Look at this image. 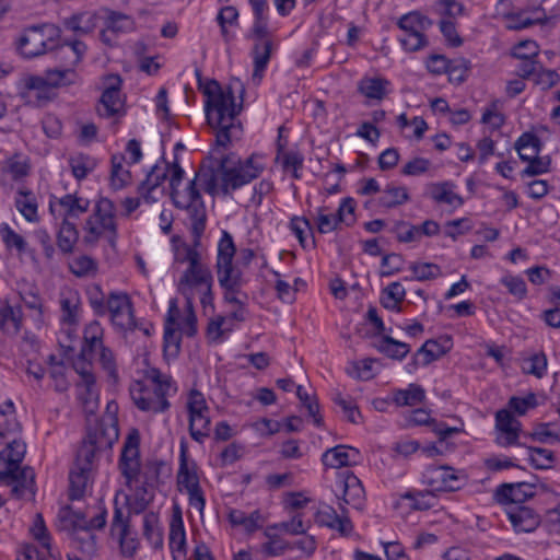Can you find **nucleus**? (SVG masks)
I'll return each mask as SVG.
<instances>
[{"label": "nucleus", "instance_id": "nucleus-1", "mask_svg": "<svg viewBox=\"0 0 560 560\" xmlns=\"http://www.w3.org/2000/svg\"><path fill=\"white\" fill-rule=\"evenodd\" d=\"M165 171L170 173L171 198L177 209L185 210L188 218H194V232L198 236L203 234L207 224V211L200 191L196 187L198 180L210 195L219 190L228 196L233 190L250 183L264 171V164L256 155L247 158L237 166L228 167L226 158H221L215 165L202 164L195 178L189 180L186 188L180 190L179 185L185 172L182 166L174 162L167 164Z\"/></svg>", "mask_w": 560, "mask_h": 560}, {"label": "nucleus", "instance_id": "nucleus-2", "mask_svg": "<svg viewBox=\"0 0 560 560\" xmlns=\"http://www.w3.org/2000/svg\"><path fill=\"white\" fill-rule=\"evenodd\" d=\"M202 92L207 97L205 103L207 121L215 130V143L226 148L233 140L242 136V124L238 115L242 103H235L234 92L231 86L223 89L218 81L209 80Z\"/></svg>", "mask_w": 560, "mask_h": 560}, {"label": "nucleus", "instance_id": "nucleus-3", "mask_svg": "<svg viewBox=\"0 0 560 560\" xmlns=\"http://www.w3.org/2000/svg\"><path fill=\"white\" fill-rule=\"evenodd\" d=\"M144 382L138 381L130 387V395L133 404L142 411L159 413L166 411L171 404L168 396L175 395L177 386L170 375L152 369Z\"/></svg>", "mask_w": 560, "mask_h": 560}, {"label": "nucleus", "instance_id": "nucleus-4", "mask_svg": "<svg viewBox=\"0 0 560 560\" xmlns=\"http://www.w3.org/2000/svg\"><path fill=\"white\" fill-rule=\"evenodd\" d=\"M84 231L86 232L84 241L88 244H94L103 237L110 247L116 246L118 237L116 206L110 199L102 197L97 200L92 214L85 222Z\"/></svg>", "mask_w": 560, "mask_h": 560}, {"label": "nucleus", "instance_id": "nucleus-5", "mask_svg": "<svg viewBox=\"0 0 560 560\" xmlns=\"http://www.w3.org/2000/svg\"><path fill=\"white\" fill-rule=\"evenodd\" d=\"M59 37L60 30L54 24L32 25L16 38L15 47L22 57L32 59L52 50Z\"/></svg>", "mask_w": 560, "mask_h": 560}, {"label": "nucleus", "instance_id": "nucleus-6", "mask_svg": "<svg viewBox=\"0 0 560 560\" xmlns=\"http://www.w3.org/2000/svg\"><path fill=\"white\" fill-rule=\"evenodd\" d=\"M105 314H108L109 322L118 332L127 334L139 329L149 335L148 328L139 325L135 316V308L131 298L127 292L110 291L106 296Z\"/></svg>", "mask_w": 560, "mask_h": 560}, {"label": "nucleus", "instance_id": "nucleus-7", "mask_svg": "<svg viewBox=\"0 0 560 560\" xmlns=\"http://www.w3.org/2000/svg\"><path fill=\"white\" fill-rule=\"evenodd\" d=\"M117 439L118 430L114 423H110L108 428H105L103 422L97 424L94 429L89 430L86 439L78 450L73 465L93 471L96 452L110 448Z\"/></svg>", "mask_w": 560, "mask_h": 560}, {"label": "nucleus", "instance_id": "nucleus-8", "mask_svg": "<svg viewBox=\"0 0 560 560\" xmlns=\"http://www.w3.org/2000/svg\"><path fill=\"white\" fill-rule=\"evenodd\" d=\"M186 408L189 416V434L194 441L201 444L210 435V408L205 396L197 389L189 392Z\"/></svg>", "mask_w": 560, "mask_h": 560}, {"label": "nucleus", "instance_id": "nucleus-9", "mask_svg": "<svg viewBox=\"0 0 560 560\" xmlns=\"http://www.w3.org/2000/svg\"><path fill=\"white\" fill-rule=\"evenodd\" d=\"M515 149L520 159L528 162V165L521 172L522 177L537 176L549 172L550 159L538 156L540 152V140L537 136L526 132L515 142Z\"/></svg>", "mask_w": 560, "mask_h": 560}, {"label": "nucleus", "instance_id": "nucleus-10", "mask_svg": "<svg viewBox=\"0 0 560 560\" xmlns=\"http://www.w3.org/2000/svg\"><path fill=\"white\" fill-rule=\"evenodd\" d=\"M140 434L133 429L129 432L119 459V469L126 478V485L129 487L132 481H139L143 472L140 471Z\"/></svg>", "mask_w": 560, "mask_h": 560}, {"label": "nucleus", "instance_id": "nucleus-11", "mask_svg": "<svg viewBox=\"0 0 560 560\" xmlns=\"http://www.w3.org/2000/svg\"><path fill=\"white\" fill-rule=\"evenodd\" d=\"M106 86L102 93L98 105L96 106L97 114L101 117H121L125 114V101L121 95V79L117 74H110L106 78Z\"/></svg>", "mask_w": 560, "mask_h": 560}, {"label": "nucleus", "instance_id": "nucleus-12", "mask_svg": "<svg viewBox=\"0 0 560 560\" xmlns=\"http://www.w3.org/2000/svg\"><path fill=\"white\" fill-rule=\"evenodd\" d=\"M425 480L436 491H456L465 483V476L448 466H432L425 471Z\"/></svg>", "mask_w": 560, "mask_h": 560}, {"label": "nucleus", "instance_id": "nucleus-13", "mask_svg": "<svg viewBox=\"0 0 560 560\" xmlns=\"http://www.w3.org/2000/svg\"><path fill=\"white\" fill-rule=\"evenodd\" d=\"M315 521L319 526L334 529L345 537L350 536L353 532V524L348 516V511L343 508H341V513L338 514L332 506L324 505L317 511Z\"/></svg>", "mask_w": 560, "mask_h": 560}, {"label": "nucleus", "instance_id": "nucleus-14", "mask_svg": "<svg viewBox=\"0 0 560 560\" xmlns=\"http://www.w3.org/2000/svg\"><path fill=\"white\" fill-rule=\"evenodd\" d=\"M495 428L500 431L497 443L508 447L518 445L521 422L516 420L509 409H500L495 413Z\"/></svg>", "mask_w": 560, "mask_h": 560}, {"label": "nucleus", "instance_id": "nucleus-15", "mask_svg": "<svg viewBox=\"0 0 560 560\" xmlns=\"http://www.w3.org/2000/svg\"><path fill=\"white\" fill-rule=\"evenodd\" d=\"M451 349V340L448 338L440 342L434 339L427 340L415 353L412 360L407 364L409 372H413L419 365H428L440 359Z\"/></svg>", "mask_w": 560, "mask_h": 560}, {"label": "nucleus", "instance_id": "nucleus-16", "mask_svg": "<svg viewBox=\"0 0 560 560\" xmlns=\"http://www.w3.org/2000/svg\"><path fill=\"white\" fill-rule=\"evenodd\" d=\"M75 370L81 376V382L77 385L78 398L88 413H94L98 407V390L95 385V376L86 366L81 369L75 366Z\"/></svg>", "mask_w": 560, "mask_h": 560}, {"label": "nucleus", "instance_id": "nucleus-17", "mask_svg": "<svg viewBox=\"0 0 560 560\" xmlns=\"http://www.w3.org/2000/svg\"><path fill=\"white\" fill-rule=\"evenodd\" d=\"M57 206L59 207V214L62 217V220L70 221L85 213L90 208V201L83 197H79L77 194H66L55 201H50L49 210L52 214Z\"/></svg>", "mask_w": 560, "mask_h": 560}, {"label": "nucleus", "instance_id": "nucleus-18", "mask_svg": "<svg viewBox=\"0 0 560 560\" xmlns=\"http://www.w3.org/2000/svg\"><path fill=\"white\" fill-rule=\"evenodd\" d=\"M506 514L515 532L530 533L540 523L539 515L533 509L523 504H510Z\"/></svg>", "mask_w": 560, "mask_h": 560}, {"label": "nucleus", "instance_id": "nucleus-19", "mask_svg": "<svg viewBox=\"0 0 560 560\" xmlns=\"http://www.w3.org/2000/svg\"><path fill=\"white\" fill-rule=\"evenodd\" d=\"M359 462V451L354 447L342 444L328 448L322 455V463L327 468L354 466Z\"/></svg>", "mask_w": 560, "mask_h": 560}, {"label": "nucleus", "instance_id": "nucleus-20", "mask_svg": "<svg viewBox=\"0 0 560 560\" xmlns=\"http://www.w3.org/2000/svg\"><path fill=\"white\" fill-rule=\"evenodd\" d=\"M104 328L96 319L90 322L83 329V343L80 357L84 361H93L96 358L97 349L104 347Z\"/></svg>", "mask_w": 560, "mask_h": 560}, {"label": "nucleus", "instance_id": "nucleus-21", "mask_svg": "<svg viewBox=\"0 0 560 560\" xmlns=\"http://www.w3.org/2000/svg\"><path fill=\"white\" fill-rule=\"evenodd\" d=\"M51 51L60 67L74 69L81 62L86 51V45L81 40L59 44V39H56V47Z\"/></svg>", "mask_w": 560, "mask_h": 560}, {"label": "nucleus", "instance_id": "nucleus-22", "mask_svg": "<svg viewBox=\"0 0 560 560\" xmlns=\"http://www.w3.org/2000/svg\"><path fill=\"white\" fill-rule=\"evenodd\" d=\"M59 302L62 325L78 326L82 313V300L80 293L73 289L62 290Z\"/></svg>", "mask_w": 560, "mask_h": 560}, {"label": "nucleus", "instance_id": "nucleus-23", "mask_svg": "<svg viewBox=\"0 0 560 560\" xmlns=\"http://www.w3.org/2000/svg\"><path fill=\"white\" fill-rule=\"evenodd\" d=\"M158 477V470L151 472L144 471L142 475V485L136 487L131 497H127V504L130 513L140 514L153 500V493L148 490V486H152L153 479Z\"/></svg>", "mask_w": 560, "mask_h": 560}, {"label": "nucleus", "instance_id": "nucleus-24", "mask_svg": "<svg viewBox=\"0 0 560 560\" xmlns=\"http://www.w3.org/2000/svg\"><path fill=\"white\" fill-rule=\"evenodd\" d=\"M209 282H213V277L208 266L185 269L179 278L177 289L185 298H188L192 296L195 289Z\"/></svg>", "mask_w": 560, "mask_h": 560}, {"label": "nucleus", "instance_id": "nucleus-25", "mask_svg": "<svg viewBox=\"0 0 560 560\" xmlns=\"http://www.w3.org/2000/svg\"><path fill=\"white\" fill-rule=\"evenodd\" d=\"M49 84L47 73L44 77L32 75L24 81V91L22 97L27 104L42 106L48 101Z\"/></svg>", "mask_w": 560, "mask_h": 560}, {"label": "nucleus", "instance_id": "nucleus-26", "mask_svg": "<svg viewBox=\"0 0 560 560\" xmlns=\"http://www.w3.org/2000/svg\"><path fill=\"white\" fill-rule=\"evenodd\" d=\"M452 182L432 183L428 185L429 197L439 205H447L453 208H459L464 205L462 196L454 191Z\"/></svg>", "mask_w": 560, "mask_h": 560}, {"label": "nucleus", "instance_id": "nucleus-27", "mask_svg": "<svg viewBox=\"0 0 560 560\" xmlns=\"http://www.w3.org/2000/svg\"><path fill=\"white\" fill-rule=\"evenodd\" d=\"M497 497L500 502L510 504H522L526 499L534 497V487L526 482L503 483L497 489Z\"/></svg>", "mask_w": 560, "mask_h": 560}, {"label": "nucleus", "instance_id": "nucleus-28", "mask_svg": "<svg viewBox=\"0 0 560 560\" xmlns=\"http://www.w3.org/2000/svg\"><path fill=\"white\" fill-rule=\"evenodd\" d=\"M340 489L342 490L343 503L358 510L362 509L364 503V489L357 476L347 472L345 478L340 481Z\"/></svg>", "mask_w": 560, "mask_h": 560}, {"label": "nucleus", "instance_id": "nucleus-29", "mask_svg": "<svg viewBox=\"0 0 560 560\" xmlns=\"http://www.w3.org/2000/svg\"><path fill=\"white\" fill-rule=\"evenodd\" d=\"M92 475L93 471L73 465L69 472V499L71 501L80 500L85 495L92 483Z\"/></svg>", "mask_w": 560, "mask_h": 560}, {"label": "nucleus", "instance_id": "nucleus-30", "mask_svg": "<svg viewBox=\"0 0 560 560\" xmlns=\"http://www.w3.org/2000/svg\"><path fill=\"white\" fill-rule=\"evenodd\" d=\"M22 326L21 307L12 306L0 300V330L8 335H18Z\"/></svg>", "mask_w": 560, "mask_h": 560}, {"label": "nucleus", "instance_id": "nucleus-31", "mask_svg": "<svg viewBox=\"0 0 560 560\" xmlns=\"http://www.w3.org/2000/svg\"><path fill=\"white\" fill-rule=\"evenodd\" d=\"M215 268L218 282L223 290L233 291L245 284L243 272L233 262L215 264Z\"/></svg>", "mask_w": 560, "mask_h": 560}, {"label": "nucleus", "instance_id": "nucleus-32", "mask_svg": "<svg viewBox=\"0 0 560 560\" xmlns=\"http://www.w3.org/2000/svg\"><path fill=\"white\" fill-rule=\"evenodd\" d=\"M15 207L26 221L37 222L39 220L37 198L31 189L23 187L18 190Z\"/></svg>", "mask_w": 560, "mask_h": 560}, {"label": "nucleus", "instance_id": "nucleus-33", "mask_svg": "<svg viewBox=\"0 0 560 560\" xmlns=\"http://www.w3.org/2000/svg\"><path fill=\"white\" fill-rule=\"evenodd\" d=\"M389 81L381 77H364L358 83V91L366 98L382 101L388 93Z\"/></svg>", "mask_w": 560, "mask_h": 560}, {"label": "nucleus", "instance_id": "nucleus-34", "mask_svg": "<svg viewBox=\"0 0 560 560\" xmlns=\"http://www.w3.org/2000/svg\"><path fill=\"white\" fill-rule=\"evenodd\" d=\"M96 24L97 15L93 12L77 13L63 20L65 27L79 35L92 33L95 30Z\"/></svg>", "mask_w": 560, "mask_h": 560}, {"label": "nucleus", "instance_id": "nucleus-35", "mask_svg": "<svg viewBox=\"0 0 560 560\" xmlns=\"http://www.w3.org/2000/svg\"><path fill=\"white\" fill-rule=\"evenodd\" d=\"M106 28L115 34H125L136 28L132 16L110 9H103Z\"/></svg>", "mask_w": 560, "mask_h": 560}, {"label": "nucleus", "instance_id": "nucleus-36", "mask_svg": "<svg viewBox=\"0 0 560 560\" xmlns=\"http://www.w3.org/2000/svg\"><path fill=\"white\" fill-rule=\"evenodd\" d=\"M178 486L186 491L199 488V480L194 468H189L187 462V446L184 441L180 443L179 469L177 475Z\"/></svg>", "mask_w": 560, "mask_h": 560}, {"label": "nucleus", "instance_id": "nucleus-37", "mask_svg": "<svg viewBox=\"0 0 560 560\" xmlns=\"http://www.w3.org/2000/svg\"><path fill=\"white\" fill-rule=\"evenodd\" d=\"M69 536L73 547L81 553L88 558H92L96 555V535L90 530L89 526L81 527Z\"/></svg>", "mask_w": 560, "mask_h": 560}, {"label": "nucleus", "instance_id": "nucleus-38", "mask_svg": "<svg viewBox=\"0 0 560 560\" xmlns=\"http://www.w3.org/2000/svg\"><path fill=\"white\" fill-rule=\"evenodd\" d=\"M410 199L405 186H397L393 183L387 184L378 197V206L383 208H395L406 203Z\"/></svg>", "mask_w": 560, "mask_h": 560}, {"label": "nucleus", "instance_id": "nucleus-39", "mask_svg": "<svg viewBox=\"0 0 560 560\" xmlns=\"http://www.w3.org/2000/svg\"><path fill=\"white\" fill-rule=\"evenodd\" d=\"M167 177V171L154 165L145 179L141 182L138 187V191L147 202L155 201V198L151 195L154 189L160 187Z\"/></svg>", "mask_w": 560, "mask_h": 560}, {"label": "nucleus", "instance_id": "nucleus-40", "mask_svg": "<svg viewBox=\"0 0 560 560\" xmlns=\"http://www.w3.org/2000/svg\"><path fill=\"white\" fill-rule=\"evenodd\" d=\"M432 21L428 16L417 11L402 15L397 23L399 28L404 31L405 34L424 33L432 26Z\"/></svg>", "mask_w": 560, "mask_h": 560}, {"label": "nucleus", "instance_id": "nucleus-41", "mask_svg": "<svg viewBox=\"0 0 560 560\" xmlns=\"http://www.w3.org/2000/svg\"><path fill=\"white\" fill-rule=\"evenodd\" d=\"M273 44L270 39H266L264 42H257L253 48V58H254V73L253 80H257L258 82L262 78V73L270 60L271 50Z\"/></svg>", "mask_w": 560, "mask_h": 560}, {"label": "nucleus", "instance_id": "nucleus-42", "mask_svg": "<svg viewBox=\"0 0 560 560\" xmlns=\"http://www.w3.org/2000/svg\"><path fill=\"white\" fill-rule=\"evenodd\" d=\"M49 88L59 89L77 84L80 77L75 69L57 66L46 70Z\"/></svg>", "mask_w": 560, "mask_h": 560}, {"label": "nucleus", "instance_id": "nucleus-43", "mask_svg": "<svg viewBox=\"0 0 560 560\" xmlns=\"http://www.w3.org/2000/svg\"><path fill=\"white\" fill-rule=\"evenodd\" d=\"M282 127L279 128V137H278V154L277 160L282 159V165L284 170H292L293 177L300 178L299 170L303 167L304 158L300 152L290 151L284 152L285 143H282Z\"/></svg>", "mask_w": 560, "mask_h": 560}, {"label": "nucleus", "instance_id": "nucleus-44", "mask_svg": "<svg viewBox=\"0 0 560 560\" xmlns=\"http://www.w3.org/2000/svg\"><path fill=\"white\" fill-rule=\"evenodd\" d=\"M377 350L390 359L402 360L410 352V346L389 336H383L376 346Z\"/></svg>", "mask_w": 560, "mask_h": 560}, {"label": "nucleus", "instance_id": "nucleus-45", "mask_svg": "<svg viewBox=\"0 0 560 560\" xmlns=\"http://www.w3.org/2000/svg\"><path fill=\"white\" fill-rule=\"evenodd\" d=\"M79 237L75 224L69 220H62L60 229L57 234V244L59 249L69 254L72 253L73 246Z\"/></svg>", "mask_w": 560, "mask_h": 560}, {"label": "nucleus", "instance_id": "nucleus-46", "mask_svg": "<svg viewBox=\"0 0 560 560\" xmlns=\"http://www.w3.org/2000/svg\"><path fill=\"white\" fill-rule=\"evenodd\" d=\"M69 165L73 176L78 180H82L95 170L97 162L94 158L88 154L79 153L70 156Z\"/></svg>", "mask_w": 560, "mask_h": 560}, {"label": "nucleus", "instance_id": "nucleus-47", "mask_svg": "<svg viewBox=\"0 0 560 560\" xmlns=\"http://www.w3.org/2000/svg\"><path fill=\"white\" fill-rule=\"evenodd\" d=\"M424 397V389L421 386L410 384L408 388L395 392L394 401L397 406H415L422 402Z\"/></svg>", "mask_w": 560, "mask_h": 560}, {"label": "nucleus", "instance_id": "nucleus-48", "mask_svg": "<svg viewBox=\"0 0 560 560\" xmlns=\"http://www.w3.org/2000/svg\"><path fill=\"white\" fill-rule=\"evenodd\" d=\"M143 535L154 548L162 547L163 535L159 526V517L153 512L147 513L143 517Z\"/></svg>", "mask_w": 560, "mask_h": 560}, {"label": "nucleus", "instance_id": "nucleus-49", "mask_svg": "<svg viewBox=\"0 0 560 560\" xmlns=\"http://www.w3.org/2000/svg\"><path fill=\"white\" fill-rule=\"evenodd\" d=\"M185 299V315L176 327L187 337H194L197 334V316L194 310V298L188 296Z\"/></svg>", "mask_w": 560, "mask_h": 560}, {"label": "nucleus", "instance_id": "nucleus-50", "mask_svg": "<svg viewBox=\"0 0 560 560\" xmlns=\"http://www.w3.org/2000/svg\"><path fill=\"white\" fill-rule=\"evenodd\" d=\"M229 520L233 525L243 526L249 533L260 527V513L258 511H254L247 515L241 510H232L229 514Z\"/></svg>", "mask_w": 560, "mask_h": 560}, {"label": "nucleus", "instance_id": "nucleus-51", "mask_svg": "<svg viewBox=\"0 0 560 560\" xmlns=\"http://www.w3.org/2000/svg\"><path fill=\"white\" fill-rule=\"evenodd\" d=\"M35 474L33 468L23 467L18 468V471L10 477L8 483H14L13 491L16 493H23L25 490L33 491Z\"/></svg>", "mask_w": 560, "mask_h": 560}, {"label": "nucleus", "instance_id": "nucleus-52", "mask_svg": "<svg viewBox=\"0 0 560 560\" xmlns=\"http://www.w3.org/2000/svg\"><path fill=\"white\" fill-rule=\"evenodd\" d=\"M272 528H268L265 532L266 537L268 538V541L264 542L261 545V552L266 555L267 557H277L282 553H284L285 550L291 549L292 546L281 537L271 534L270 530Z\"/></svg>", "mask_w": 560, "mask_h": 560}, {"label": "nucleus", "instance_id": "nucleus-53", "mask_svg": "<svg viewBox=\"0 0 560 560\" xmlns=\"http://www.w3.org/2000/svg\"><path fill=\"white\" fill-rule=\"evenodd\" d=\"M401 499L409 500L410 508L416 511H427L435 505V495L431 491H407Z\"/></svg>", "mask_w": 560, "mask_h": 560}, {"label": "nucleus", "instance_id": "nucleus-54", "mask_svg": "<svg viewBox=\"0 0 560 560\" xmlns=\"http://www.w3.org/2000/svg\"><path fill=\"white\" fill-rule=\"evenodd\" d=\"M124 156L112 158V172H110V185L114 189H121L130 180V172L122 167Z\"/></svg>", "mask_w": 560, "mask_h": 560}, {"label": "nucleus", "instance_id": "nucleus-55", "mask_svg": "<svg viewBox=\"0 0 560 560\" xmlns=\"http://www.w3.org/2000/svg\"><path fill=\"white\" fill-rule=\"evenodd\" d=\"M527 451L530 464L537 469L550 468L556 460L555 454L550 450L529 446Z\"/></svg>", "mask_w": 560, "mask_h": 560}, {"label": "nucleus", "instance_id": "nucleus-56", "mask_svg": "<svg viewBox=\"0 0 560 560\" xmlns=\"http://www.w3.org/2000/svg\"><path fill=\"white\" fill-rule=\"evenodd\" d=\"M0 235L2 237L3 243L9 249H15L20 254L26 252L27 243L24 240V237L18 234L8 224H2L0 226Z\"/></svg>", "mask_w": 560, "mask_h": 560}, {"label": "nucleus", "instance_id": "nucleus-57", "mask_svg": "<svg viewBox=\"0 0 560 560\" xmlns=\"http://www.w3.org/2000/svg\"><path fill=\"white\" fill-rule=\"evenodd\" d=\"M235 253L236 247L232 235L228 231H223L218 243L217 264L233 262Z\"/></svg>", "mask_w": 560, "mask_h": 560}, {"label": "nucleus", "instance_id": "nucleus-58", "mask_svg": "<svg viewBox=\"0 0 560 560\" xmlns=\"http://www.w3.org/2000/svg\"><path fill=\"white\" fill-rule=\"evenodd\" d=\"M536 407L537 397L534 393H528L525 397L512 396L508 401V409L517 416H524Z\"/></svg>", "mask_w": 560, "mask_h": 560}, {"label": "nucleus", "instance_id": "nucleus-59", "mask_svg": "<svg viewBox=\"0 0 560 560\" xmlns=\"http://www.w3.org/2000/svg\"><path fill=\"white\" fill-rule=\"evenodd\" d=\"M190 221V231L194 237L192 244H182L176 247L175 249V261L179 264H186L189 259V257H192V255L198 252V247L200 246V238L202 234L196 235L194 232V218H188Z\"/></svg>", "mask_w": 560, "mask_h": 560}, {"label": "nucleus", "instance_id": "nucleus-60", "mask_svg": "<svg viewBox=\"0 0 560 560\" xmlns=\"http://www.w3.org/2000/svg\"><path fill=\"white\" fill-rule=\"evenodd\" d=\"M332 400L337 406L341 408L349 422L354 424L361 423V412L352 398L343 397L341 394H337Z\"/></svg>", "mask_w": 560, "mask_h": 560}, {"label": "nucleus", "instance_id": "nucleus-61", "mask_svg": "<svg viewBox=\"0 0 560 560\" xmlns=\"http://www.w3.org/2000/svg\"><path fill=\"white\" fill-rule=\"evenodd\" d=\"M500 283L504 285L509 293L517 300H523L527 295V287L524 279L520 276L505 275L501 278Z\"/></svg>", "mask_w": 560, "mask_h": 560}, {"label": "nucleus", "instance_id": "nucleus-62", "mask_svg": "<svg viewBox=\"0 0 560 560\" xmlns=\"http://www.w3.org/2000/svg\"><path fill=\"white\" fill-rule=\"evenodd\" d=\"M104 371L107 373L108 377L116 382L118 380V373L116 369V362L114 358L113 351L107 347H102L97 349L96 358Z\"/></svg>", "mask_w": 560, "mask_h": 560}, {"label": "nucleus", "instance_id": "nucleus-63", "mask_svg": "<svg viewBox=\"0 0 560 560\" xmlns=\"http://www.w3.org/2000/svg\"><path fill=\"white\" fill-rule=\"evenodd\" d=\"M468 71L469 61L464 58H457L450 60V67L446 73L451 82L460 84L466 80Z\"/></svg>", "mask_w": 560, "mask_h": 560}, {"label": "nucleus", "instance_id": "nucleus-64", "mask_svg": "<svg viewBox=\"0 0 560 560\" xmlns=\"http://www.w3.org/2000/svg\"><path fill=\"white\" fill-rule=\"evenodd\" d=\"M375 362L376 360L370 358L353 362L347 372L352 377L362 381H369L374 376L373 364Z\"/></svg>", "mask_w": 560, "mask_h": 560}]
</instances>
